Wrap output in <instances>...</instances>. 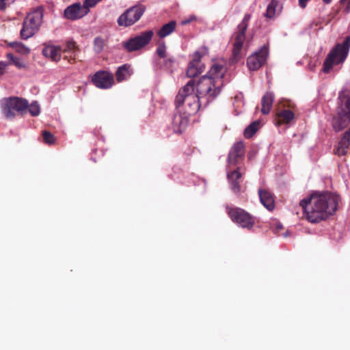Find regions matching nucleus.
I'll use <instances>...</instances> for the list:
<instances>
[{
    "mask_svg": "<svg viewBox=\"0 0 350 350\" xmlns=\"http://www.w3.org/2000/svg\"><path fill=\"white\" fill-rule=\"evenodd\" d=\"M225 72L223 66L213 64L208 75L202 77L196 84L194 80L188 81L176 96L177 108L182 107L188 114L196 113L202 105H207L220 94Z\"/></svg>",
    "mask_w": 350,
    "mask_h": 350,
    "instance_id": "1",
    "label": "nucleus"
},
{
    "mask_svg": "<svg viewBox=\"0 0 350 350\" xmlns=\"http://www.w3.org/2000/svg\"><path fill=\"white\" fill-rule=\"evenodd\" d=\"M340 197L336 193L329 191L314 192L302 199L299 205L308 221L318 223L336 213Z\"/></svg>",
    "mask_w": 350,
    "mask_h": 350,
    "instance_id": "2",
    "label": "nucleus"
},
{
    "mask_svg": "<svg viewBox=\"0 0 350 350\" xmlns=\"http://www.w3.org/2000/svg\"><path fill=\"white\" fill-rule=\"evenodd\" d=\"M350 122V89L343 88L338 94L336 114L332 122L336 131L347 127Z\"/></svg>",
    "mask_w": 350,
    "mask_h": 350,
    "instance_id": "3",
    "label": "nucleus"
},
{
    "mask_svg": "<svg viewBox=\"0 0 350 350\" xmlns=\"http://www.w3.org/2000/svg\"><path fill=\"white\" fill-rule=\"evenodd\" d=\"M243 154L244 144L243 142H238L232 147L228 157L227 176L231 184V189L236 193L240 192V185L237 180L241 178V174L238 169L230 172V166L237 164L242 159Z\"/></svg>",
    "mask_w": 350,
    "mask_h": 350,
    "instance_id": "4",
    "label": "nucleus"
},
{
    "mask_svg": "<svg viewBox=\"0 0 350 350\" xmlns=\"http://www.w3.org/2000/svg\"><path fill=\"white\" fill-rule=\"evenodd\" d=\"M350 49V36H347L342 43L337 44L328 53L324 63L323 70L328 73L334 65L342 64Z\"/></svg>",
    "mask_w": 350,
    "mask_h": 350,
    "instance_id": "5",
    "label": "nucleus"
},
{
    "mask_svg": "<svg viewBox=\"0 0 350 350\" xmlns=\"http://www.w3.org/2000/svg\"><path fill=\"white\" fill-rule=\"evenodd\" d=\"M43 9L38 7L27 14L21 30V37L27 40L32 37L40 29L42 23Z\"/></svg>",
    "mask_w": 350,
    "mask_h": 350,
    "instance_id": "6",
    "label": "nucleus"
},
{
    "mask_svg": "<svg viewBox=\"0 0 350 350\" xmlns=\"http://www.w3.org/2000/svg\"><path fill=\"white\" fill-rule=\"evenodd\" d=\"M250 15L246 14L242 21L239 24L237 31L232 36V59L237 62L243 55L245 47V31L248 26Z\"/></svg>",
    "mask_w": 350,
    "mask_h": 350,
    "instance_id": "7",
    "label": "nucleus"
},
{
    "mask_svg": "<svg viewBox=\"0 0 350 350\" xmlns=\"http://www.w3.org/2000/svg\"><path fill=\"white\" fill-rule=\"evenodd\" d=\"M3 113L8 119L15 116L14 111L23 112L28 107V102L25 99L18 97H10L3 98L0 102Z\"/></svg>",
    "mask_w": 350,
    "mask_h": 350,
    "instance_id": "8",
    "label": "nucleus"
},
{
    "mask_svg": "<svg viewBox=\"0 0 350 350\" xmlns=\"http://www.w3.org/2000/svg\"><path fill=\"white\" fill-rule=\"evenodd\" d=\"M144 11L145 7L142 5L133 6L119 16L118 23L120 26H131L139 20Z\"/></svg>",
    "mask_w": 350,
    "mask_h": 350,
    "instance_id": "9",
    "label": "nucleus"
},
{
    "mask_svg": "<svg viewBox=\"0 0 350 350\" xmlns=\"http://www.w3.org/2000/svg\"><path fill=\"white\" fill-rule=\"evenodd\" d=\"M231 219L242 228H250L254 224V219L250 213L241 208H226Z\"/></svg>",
    "mask_w": 350,
    "mask_h": 350,
    "instance_id": "10",
    "label": "nucleus"
},
{
    "mask_svg": "<svg viewBox=\"0 0 350 350\" xmlns=\"http://www.w3.org/2000/svg\"><path fill=\"white\" fill-rule=\"evenodd\" d=\"M152 36L153 31L152 30L146 31L135 38H131L123 45L128 51H137L148 44Z\"/></svg>",
    "mask_w": 350,
    "mask_h": 350,
    "instance_id": "11",
    "label": "nucleus"
},
{
    "mask_svg": "<svg viewBox=\"0 0 350 350\" xmlns=\"http://www.w3.org/2000/svg\"><path fill=\"white\" fill-rule=\"evenodd\" d=\"M208 53V49L205 46L201 47L193 54V60L189 63L187 75L190 77H195L203 71L204 68L200 66V59Z\"/></svg>",
    "mask_w": 350,
    "mask_h": 350,
    "instance_id": "12",
    "label": "nucleus"
},
{
    "mask_svg": "<svg viewBox=\"0 0 350 350\" xmlns=\"http://www.w3.org/2000/svg\"><path fill=\"white\" fill-rule=\"evenodd\" d=\"M89 10L85 8L83 4L75 3L68 6L64 12V16L66 18L70 21H76L80 19L87 15Z\"/></svg>",
    "mask_w": 350,
    "mask_h": 350,
    "instance_id": "13",
    "label": "nucleus"
},
{
    "mask_svg": "<svg viewBox=\"0 0 350 350\" xmlns=\"http://www.w3.org/2000/svg\"><path fill=\"white\" fill-rule=\"evenodd\" d=\"M92 83L98 88L108 89L112 87L113 83V75L100 70L96 72L92 79Z\"/></svg>",
    "mask_w": 350,
    "mask_h": 350,
    "instance_id": "14",
    "label": "nucleus"
},
{
    "mask_svg": "<svg viewBox=\"0 0 350 350\" xmlns=\"http://www.w3.org/2000/svg\"><path fill=\"white\" fill-rule=\"evenodd\" d=\"M181 109H178V113H176L173 118L172 124L175 133H181L187 127L189 123V116L191 114H188L187 111L183 113L180 112Z\"/></svg>",
    "mask_w": 350,
    "mask_h": 350,
    "instance_id": "15",
    "label": "nucleus"
},
{
    "mask_svg": "<svg viewBox=\"0 0 350 350\" xmlns=\"http://www.w3.org/2000/svg\"><path fill=\"white\" fill-rule=\"evenodd\" d=\"M62 53L60 46L53 44H44L42 49L43 55L54 62H58L61 59Z\"/></svg>",
    "mask_w": 350,
    "mask_h": 350,
    "instance_id": "16",
    "label": "nucleus"
},
{
    "mask_svg": "<svg viewBox=\"0 0 350 350\" xmlns=\"http://www.w3.org/2000/svg\"><path fill=\"white\" fill-rule=\"evenodd\" d=\"M350 144V129L347 131L338 142L336 148L334 150L335 154L338 156L345 155L347 152Z\"/></svg>",
    "mask_w": 350,
    "mask_h": 350,
    "instance_id": "17",
    "label": "nucleus"
},
{
    "mask_svg": "<svg viewBox=\"0 0 350 350\" xmlns=\"http://www.w3.org/2000/svg\"><path fill=\"white\" fill-rule=\"evenodd\" d=\"M247 66L251 70H258L262 65V48L247 58Z\"/></svg>",
    "mask_w": 350,
    "mask_h": 350,
    "instance_id": "18",
    "label": "nucleus"
},
{
    "mask_svg": "<svg viewBox=\"0 0 350 350\" xmlns=\"http://www.w3.org/2000/svg\"><path fill=\"white\" fill-rule=\"evenodd\" d=\"M282 6L279 0H271L267 8L266 14H264L268 18H273L276 14H279Z\"/></svg>",
    "mask_w": 350,
    "mask_h": 350,
    "instance_id": "19",
    "label": "nucleus"
},
{
    "mask_svg": "<svg viewBox=\"0 0 350 350\" xmlns=\"http://www.w3.org/2000/svg\"><path fill=\"white\" fill-rule=\"evenodd\" d=\"M176 27V22L175 21H171L163 25L157 32V34L160 38H164L171 35L174 31Z\"/></svg>",
    "mask_w": 350,
    "mask_h": 350,
    "instance_id": "20",
    "label": "nucleus"
},
{
    "mask_svg": "<svg viewBox=\"0 0 350 350\" xmlns=\"http://www.w3.org/2000/svg\"><path fill=\"white\" fill-rule=\"evenodd\" d=\"M133 74L131 66L124 64L118 68L116 71V78L118 81H122L127 79Z\"/></svg>",
    "mask_w": 350,
    "mask_h": 350,
    "instance_id": "21",
    "label": "nucleus"
},
{
    "mask_svg": "<svg viewBox=\"0 0 350 350\" xmlns=\"http://www.w3.org/2000/svg\"><path fill=\"white\" fill-rule=\"evenodd\" d=\"M278 124H288L295 118L294 113L289 109H284L278 113Z\"/></svg>",
    "mask_w": 350,
    "mask_h": 350,
    "instance_id": "22",
    "label": "nucleus"
},
{
    "mask_svg": "<svg viewBox=\"0 0 350 350\" xmlns=\"http://www.w3.org/2000/svg\"><path fill=\"white\" fill-rule=\"evenodd\" d=\"M260 120H256L248 125L244 130L243 135L250 139L260 129Z\"/></svg>",
    "mask_w": 350,
    "mask_h": 350,
    "instance_id": "23",
    "label": "nucleus"
},
{
    "mask_svg": "<svg viewBox=\"0 0 350 350\" xmlns=\"http://www.w3.org/2000/svg\"><path fill=\"white\" fill-rule=\"evenodd\" d=\"M264 207L269 211H272L275 208L274 198L266 190H264Z\"/></svg>",
    "mask_w": 350,
    "mask_h": 350,
    "instance_id": "24",
    "label": "nucleus"
},
{
    "mask_svg": "<svg viewBox=\"0 0 350 350\" xmlns=\"http://www.w3.org/2000/svg\"><path fill=\"white\" fill-rule=\"evenodd\" d=\"M274 100V95L272 92H267L264 96V114L269 113Z\"/></svg>",
    "mask_w": 350,
    "mask_h": 350,
    "instance_id": "25",
    "label": "nucleus"
},
{
    "mask_svg": "<svg viewBox=\"0 0 350 350\" xmlns=\"http://www.w3.org/2000/svg\"><path fill=\"white\" fill-rule=\"evenodd\" d=\"M11 46L18 53L23 55H27L30 49L21 42H15L11 44Z\"/></svg>",
    "mask_w": 350,
    "mask_h": 350,
    "instance_id": "26",
    "label": "nucleus"
},
{
    "mask_svg": "<svg viewBox=\"0 0 350 350\" xmlns=\"http://www.w3.org/2000/svg\"><path fill=\"white\" fill-rule=\"evenodd\" d=\"M105 45V40L100 37H96L94 40V51L99 53L103 50Z\"/></svg>",
    "mask_w": 350,
    "mask_h": 350,
    "instance_id": "27",
    "label": "nucleus"
},
{
    "mask_svg": "<svg viewBox=\"0 0 350 350\" xmlns=\"http://www.w3.org/2000/svg\"><path fill=\"white\" fill-rule=\"evenodd\" d=\"M157 55L160 58H165L168 55L167 53L166 46L164 42H160L156 50Z\"/></svg>",
    "mask_w": 350,
    "mask_h": 350,
    "instance_id": "28",
    "label": "nucleus"
},
{
    "mask_svg": "<svg viewBox=\"0 0 350 350\" xmlns=\"http://www.w3.org/2000/svg\"><path fill=\"white\" fill-rule=\"evenodd\" d=\"M77 46L76 43L72 40H69L66 42L65 47L62 49V52L74 53L77 49Z\"/></svg>",
    "mask_w": 350,
    "mask_h": 350,
    "instance_id": "29",
    "label": "nucleus"
},
{
    "mask_svg": "<svg viewBox=\"0 0 350 350\" xmlns=\"http://www.w3.org/2000/svg\"><path fill=\"white\" fill-rule=\"evenodd\" d=\"M29 111L32 116H37L40 114V107L38 102H33L29 107Z\"/></svg>",
    "mask_w": 350,
    "mask_h": 350,
    "instance_id": "30",
    "label": "nucleus"
},
{
    "mask_svg": "<svg viewBox=\"0 0 350 350\" xmlns=\"http://www.w3.org/2000/svg\"><path fill=\"white\" fill-rule=\"evenodd\" d=\"M42 135L46 144L51 145L55 143V137L50 132L45 131L43 132Z\"/></svg>",
    "mask_w": 350,
    "mask_h": 350,
    "instance_id": "31",
    "label": "nucleus"
},
{
    "mask_svg": "<svg viewBox=\"0 0 350 350\" xmlns=\"http://www.w3.org/2000/svg\"><path fill=\"white\" fill-rule=\"evenodd\" d=\"M271 228L275 233H278L283 228V226L280 222L274 219L271 224Z\"/></svg>",
    "mask_w": 350,
    "mask_h": 350,
    "instance_id": "32",
    "label": "nucleus"
},
{
    "mask_svg": "<svg viewBox=\"0 0 350 350\" xmlns=\"http://www.w3.org/2000/svg\"><path fill=\"white\" fill-rule=\"evenodd\" d=\"M15 0H0V11L4 12Z\"/></svg>",
    "mask_w": 350,
    "mask_h": 350,
    "instance_id": "33",
    "label": "nucleus"
},
{
    "mask_svg": "<svg viewBox=\"0 0 350 350\" xmlns=\"http://www.w3.org/2000/svg\"><path fill=\"white\" fill-rule=\"evenodd\" d=\"M198 18L195 15H190L189 16L187 17V18H185L183 20H182L181 21V25H187L190 23H192L193 21H198Z\"/></svg>",
    "mask_w": 350,
    "mask_h": 350,
    "instance_id": "34",
    "label": "nucleus"
},
{
    "mask_svg": "<svg viewBox=\"0 0 350 350\" xmlns=\"http://www.w3.org/2000/svg\"><path fill=\"white\" fill-rule=\"evenodd\" d=\"M100 0H85L83 5L90 10V8L94 6Z\"/></svg>",
    "mask_w": 350,
    "mask_h": 350,
    "instance_id": "35",
    "label": "nucleus"
},
{
    "mask_svg": "<svg viewBox=\"0 0 350 350\" xmlns=\"http://www.w3.org/2000/svg\"><path fill=\"white\" fill-rule=\"evenodd\" d=\"M340 3L345 5L342 12L345 14L350 12V0H340Z\"/></svg>",
    "mask_w": 350,
    "mask_h": 350,
    "instance_id": "36",
    "label": "nucleus"
},
{
    "mask_svg": "<svg viewBox=\"0 0 350 350\" xmlns=\"http://www.w3.org/2000/svg\"><path fill=\"white\" fill-rule=\"evenodd\" d=\"M164 65L166 67H170L174 63V58L172 56L167 55L165 58H162Z\"/></svg>",
    "mask_w": 350,
    "mask_h": 350,
    "instance_id": "37",
    "label": "nucleus"
},
{
    "mask_svg": "<svg viewBox=\"0 0 350 350\" xmlns=\"http://www.w3.org/2000/svg\"><path fill=\"white\" fill-rule=\"evenodd\" d=\"M12 64H14L18 68H22L25 66L24 61H23L21 59L18 57H16Z\"/></svg>",
    "mask_w": 350,
    "mask_h": 350,
    "instance_id": "38",
    "label": "nucleus"
},
{
    "mask_svg": "<svg viewBox=\"0 0 350 350\" xmlns=\"http://www.w3.org/2000/svg\"><path fill=\"white\" fill-rule=\"evenodd\" d=\"M8 64L5 62H0V77L4 74Z\"/></svg>",
    "mask_w": 350,
    "mask_h": 350,
    "instance_id": "39",
    "label": "nucleus"
},
{
    "mask_svg": "<svg viewBox=\"0 0 350 350\" xmlns=\"http://www.w3.org/2000/svg\"><path fill=\"white\" fill-rule=\"evenodd\" d=\"M309 1L310 0H298L299 7L302 9L306 8Z\"/></svg>",
    "mask_w": 350,
    "mask_h": 350,
    "instance_id": "40",
    "label": "nucleus"
},
{
    "mask_svg": "<svg viewBox=\"0 0 350 350\" xmlns=\"http://www.w3.org/2000/svg\"><path fill=\"white\" fill-rule=\"evenodd\" d=\"M259 200L261 204H262V188L260 187L258 190Z\"/></svg>",
    "mask_w": 350,
    "mask_h": 350,
    "instance_id": "41",
    "label": "nucleus"
},
{
    "mask_svg": "<svg viewBox=\"0 0 350 350\" xmlns=\"http://www.w3.org/2000/svg\"><path fill=\"white\" fill-rule=\"evenodd\" d=\"M6 56L7 58L10 59L12 62H13L14 60L16 59V57H14L12 53H8Z\"/></svg>",
    "mask_w": 350,
    "mask_h": 350,
    "instance_id": "42",
    "label": "nucleus"
},
{
    "mask_svg": "<svg viewBox=\"0 0 350 350\" xmlns=\"http://www.w3.org/2000/svg\"><path fill=\"white\" fill-rule=\"evenodd\" d=\"M263 51H264V62H265L266 57H267V49L265 46H264Z\"/></svg>",
    "mask_w": 350,
    "mask_h": 350,
    "instance_id": "43",
    "label": "nucleus"
},
{
    "mask_svg": "<svg viewBox=\"0 0 350 350\" xmlns=\"http://www.w3.org/2000/svg\"><path fill=\"white\" fill-rule=\"evenodd\" d=\"M323 1L325 3V4H329L331 3L332 0H323Z\"/></svg>",
    "mask_w": 350,
    "mask_h": 350,
    "instance_id": "44",
    "label": "nucleus"
}]
</instances>
